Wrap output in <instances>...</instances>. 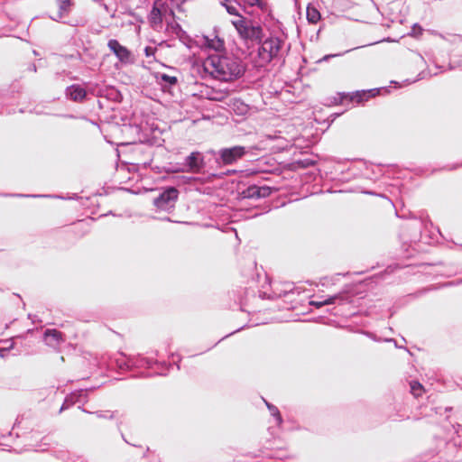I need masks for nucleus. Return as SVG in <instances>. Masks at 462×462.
<instances>
[{
    "mask_svg": "<svg viewBox=\"0 0 462 462\" xmlns=\"http://www.w3.org/2000/svg\"><path fill=\"white\" fill-rule=\"evenodd\" d=\"M107 413H108V412H99V413L97 414V416H98V417H100V418H106H106H109V419L114 418V413H111V414H109V415H108Z\"/></svg>",
    "mask_w": 462,
    "mask_h": 462,
    "instance_id": "obj_26",
    "label": "nucleus"
},
{
    "mask_svg": "<svg viewBox=\"0 0 462 462\" xmlns=\"http://www.w3.org/2000/svg\"><path fill=\"white\" fill-rule=\"evenodd\" d=\"M152 363L153 362L151 359H148L145 357H140L134 363V365L136 366H139V367H143V366L151 367Z\"/></svg>",
    "mask_w": 462,
    "mask_h": 462,
    "instance_id": "obj_20",
    "label": "nucleus"
},
{
    "mask_svg": "<svg viewBox=\"0 0 462 462\" xmlns=\"http://www.w3.org/2000/svg\"><path fill=\"white\" fill-rule=\"evenodd\" d=\"M319 17L320 14L315 8H308L307 18L309 22L315 23L319 21Z\"/></svg>",
    "mask_w": 462,
    "mask_h": 462,
    "instance_id": "obj_19",
    "label": "nucleus"
},
{
    "mask_svg": "<svg viewBox=\"0 0 462 462\" xmlns=\"http://www.w3.org/2000/svg\"><path fill=\"white\" fill-rule=\"evenodd\" d=\"M169 13H170L171 15H173V11L172 10H170Z\"/></svg>",
    "mask_w": 462,
    "mask_h": 462,
    "instance_id": "obj_32",
    "label": "nucleus"
},
{
    "mask_svg": "<svg viewBox=\"0 0 462 462\" xmlns=\"http://www.w3.org/2000/svg\"><path fill=\"white\" fill-rule=\"evenodd\" d=\"M8 352V348H0V356L4 357L5 356V353Z\"/></svg>",
    "mask_w": 462,
    "mask_h": 462,
    "instance_id": "obj_28",
    "label": "nucleus"
},
{
    "mask_svg": "<svg viewBox=\"0 0 462 462\" xmlns=\"http://www.w3.org/2000/svg\"><path fill=\"white\" fill-rule=\"evenodd\" d=\"M422 29L420 25L414 24L412 27L411 34L414 36L421 34Z\"/></svg>",
    "mask_w": 462,
    "mask_h": 462,
    "instance_id": "obj_25",
    "label": "nucleus"
},
{
    "mask_svg": "<svg viewBox=\"0 0 462 462\" xmlns=\"http://www.w3.org/2000/svg\"><path fill=\"white\" fill-rule=\"evenodd\" d=\"M66 95L74 101L80 102L86 97V90L79 85H72L66 89Z\"/></svg>",
    "mask_w": 462,
    "mask_h": 462,
    "instance_id": "obj_11",
    "label": "nucleus"
},
{
    "mask_svg": "<svg viewBox=\"0 0 462 462\" xmlns=\"http://www.w3.org/2000/svg\"><path fill=\"white\" fill-rule=\"evenodd\" d=\"M340 54H329V55H325L321 60L320 61H326V60H328L330 58H333V57H337V56H339Z\"/></svg>",
    "mask_w": 462,
    "mask_h": 462,
    "instance_id": "obj_27",
    "label": "nucleus"
},
{
    "mask_svg": "<svg viewBox=\"0 0 462 462\" xmlns=\"http://www.w3.org/2000/svg\"><path fill=\"white\" fill-rule=\"evenodd\" d=\"M107 46L122 63L128 64L134 61L131 51L121 45L117 40H109Z\"/></svg>",
    "mask_w": 462,
    "mask_h": 462,
    "instance_id": "obj_7",
    "label": "nucleus"
},
{
    "mask_svg": "<svg viewBox=\"0 0 462 462\" xmlns=\"http://www.w3.org/2000/svg\"><path fill=\"white\" fill-rule=\"evenodd\" d=\"M375 91H379L378 89H370V90H363L357 91L350 96L351 101H356V103H361L364 100H367L369 97L375 96Z\"/></svg>",
    "mask_w": 462,
    "mask_h": 462,
    "instance_id": "obj_13",
    "label": "nucleus"
},
{
    "mask_svg": "<svg viewBox=\"0 0 462 462\" xmlns=\"http://www.w3.org/2000/svg\"><path fill=\"white\" fill-rule=\"evenodd\" d=\"M232 23L239 35L245 40L259 41L263 37V28L257 23L238 16Z\"/></svg>",
    "mask_w": 462,
    "mask_h": 462,
    "instance_id": "obj_3",
    "label": "nucleus"
},
{
    "mask_svg": "<svg viewBox=\"0 0 462 462\" xmlns=\"http://www.w3.org/2000/svg\"><path fill=\"white\" fill-rule=\"evenodd\" d=\"M63 340L62 333L56 329H46L44 332V341L50 346L56 347Z\"/></svg>",
    "mask_w": 462,
    "mask_h": 462,
    "instance_id": "obj_9",
    "label": "nucleus"
},
{
    "mask_svg": "<svg viewBox=\"0 0 462 462\" xmlns=\"http://www.w3.org/2000/svg\"><path fill=\"white\" fill-rule=\"evenodd\" d=\"M83 394H85V392L83 390H80L79 392L73 393L69 396L66 397L65 402L60 408V411L68 408L69 405H72L75 402H79V398Z\"/></svg>",
    "mask_w": 462,
    "mask_h": 462,
    "instance_id": "obj_16",
    "label": "nucleus"
},
{
    "mask_svg": "<svg viewBox=\"0 0 462 462\" xmlns=\"http://www.w3.org/2000/svg\"><path fill=\"white\" fill-rule=\"evenodd\" d=\"M244 4L249 6H257L260 9H263L265 3L263 0H243Z\"/></svg>",
    "mask_w": 462,
    "mask_h": 462,
    "instance_id": "obj_21",
    "label": "nucleus"
},
{
    "mask_svg": "<svg viewBox=\"0 0 462 462\" xmlns=\"http://www.w3.org/2000/svg\"><path fill=\"white\" fill-rule=\"evenodd\" d=\"M200 44L202 46H205L208 49H212L215 51H220L221 49L224 48V42L217 36H215L212 39H210L208 36H204L200 40Z\"/></svg>",
    "mask_w": 462,
    "mask_h": 462,
    "instance_id": "obj_12",
    "label": "nucleus"
},
{
    "mask_svg": "<svg viewBox=\"0 0 462 462\" xmlns=\"http://www.w3.org/2000/svg\"><path fill=\"white\" fill-rule=\"evenodd\" d=\"M455 39H456V40H458V41H460V42L462 41V37H461V36H457V37H456Z\"/></svg>",
    "mask_w": 462,
    "mask_h": 462,
    "instance_id": "obj_31",
    "label": "nucleus"
},
{
    "mask_svg": "<svg viewBox=\"0 0 462 462\" xmlns=\"http://www.w3.org/2000/svg\"><path fill=\"white\" fill-rule=\"evenodd\" d=\"M411 393L415 396L419 397L422 394L424 389L423 386L416 381L411 382Z\"/></svg>",
    "mask_w": 462,
    "mask_h": 462,
    "instance_id": "obj_18",
    "label": "nucleus"
},
{
    "mask_svg": "<svg viewBox=\"0 0 462 462\" xmlns=\"http://www.w3.org/2000/svg\"><path fill=\"white\" fill-rule=\"evenodd\" d=\"M156 49L151 46L144 48V54L147 58L154 57Z\"/></svg>",
    "mask_w": 462,
    "mask_h": 462,
    "instance_id": "obj_24",
    "label": "nucleus"
},
{
    "mask_svg": "<svg viewBox=\"0 0 462 462\" xmlns=\"http://www.w3.org/2000/svg\"><path fill=\"white\" fill-rule=\"evenodd\" d=\"M204 72L211 78L230 82L241 78L245 71L244 62L236 56L227 53H215L202 61Z\"/></svg>",
    "mask_w": 462,
    "mask_h": 462,
    "instance_id": "obj_1",
    "label": "nucleus"
},
{
    "mask_svg": "<svg viewBox=\"0 0 462 462\" xmlns=\"http://www.w3.org/2000/svg\"><path fill=\"white\" fill-rule=\"evenodd\" d=\"M167 8L164 4L158 5L155 3L149 15V21L153 28L161 25L163 16L166 15Z\"/></svg>",
    "mask_w": 462,
    "mask_h": 462,
    "instance_id": "obj_8",
    "label": "nucleus"
},
{
    "mask_svg": "<svg viewBox=\"0 0 462 462\" xmlns=\"http://www.w3.org/2000/svg\"><path fill=\"white\" fill-rule=\"evenodd\" d=\"M270 413L272 416H273L275 418V422L278 426L282 425V418L280 414V411L278 410V408L271 403H269L268 402L264 401Z\"/></svg>",
    "mask_w": 462,
    "mask_h": 462,
    "instance_id": "obj_17",
    "label": "nucleus"
},
{
    "mask_svg": "<svg viewBox=\"0 0 462 462\" xmlns=\"http://www.w3.org/2000/svg\"><path fill=\"white\" fill-rule=\"evenodd\" d=\"M60 11L56 16H52L51 19L54 21H60L62 19L65 14H68L71 5L70 0H59Z\"/></svg>",
    "mask_w": 462,
    "mask_h": 462,
    "instance_id": "obj_15",
    "label": "nucleus"
},
{
    "mask_svg": "<svg viewBox=\"0 0 462 462\" xmlns=\"http://www.w3.org/2000/svg\"><path fill=\"white\" fill-rule=\"evenodd\" d=\"M457 433H460L462 430V425H458L457 429L456 430Z\"/></svg>",
    "mask_w": 462,
    "mask_h": 462,
    "instance_id": "obj_29",
    "label": "nucleus"
},
{
    "mask_svg": "<svg viewBox=\"0 0 462 462\" xmlns=\"http://www.w3.org/2000/svg\"><path fill=\"white\" fill-rule=\"evenodd\" d=\"M224 5L228 14L236 15V18H238V16H240L237 13V8L231 4V0H228V1L225 0Z\"/></svg>",
    "mask_w": 462,
    "mask_h": 462,
    "instance_id": "obj_22",
    "label": "nucleus"
},
{
    "mask_svg": "<svg viewBox=\"0 0 462 462\" xmlns=\"http://www.w3.org/2000/svg\"><path fill=\"white\" fill-rule=\"evenodd\" d=\"M205 166L204 157L199 152H193L185 158V162L174 167L173 172L199 173Z\"/></svg>",
    "mask_w": 462,
    "mask_h": 462,
    "instance_id": "obj_4",
    "label": "nucleus"
},
{
    "mask_svg": "<svg viewBox=\"0 0 462 462\" xmlns=\"http://www.w3.org/2000/svg\"><path fill=\"white\" fill-rule=\"evenodd\" d=\"M178 199L177 189L171 187L162 192L157 197L153 203L154 206L161 210H169L174 207L175 201Z\"/></svg>",
    "mask_w": 462,
    "mask_h": 462,
    "instance_id": "obj_5",
    "label": "nucleus"
},
{
    "mask_svg": "<svg viewBox=\"0 0 462 462\" xmlns=\"http://www.w3.org/2000/svg\"><path fill=\"white\" fill-rule=\"evenodd\" d=\"M150 451V448H146V451L145 453L143 454V457H146V454Z\"/></svg>",
    "mask_w": 462,
    "mask_h": 462,
    "instance_id": "obj_30",
    "label": "nucleus"
},
{
    "mask_svg": "<svg viewBox=\"0 0 462 462\" xmlns=\"http://www.w3.org/2000/svg\"><path fill=\"white\" fill-rule=\"evenodd\" d=\"M245 194L247 198H261L268 194V189L264 187L260 188L257 186H252L246 189Z\"/></svg>",
    "mask_w": 462,
    "mask_h": 462,
    "instance_id": "obj_14",
    "label": "nucleus"
},
{
    "mask_svg": "<svg viewBox=\"0 0 462 462\" xmlns=\"http://www.w3.org/2000/svg\"><path fill=\"white\" fill-rule=\"evenodd\" d=\"M160 79L162 81L166 82L169 85H175L177 83V79L174 76L161 74Z\"/></svg>",
    "mask_w": 462,
    "mask_h": 462,
    "instance_id": "obj_23",
    "label": "nucleus"
},
{
    "mask_svg": "<svg viewBox=\"0 0 462 462\" xmlns=\"http://www.w3.org/2000/svg\"><path fill=\"white\" fill-rule=\"evenodd\" d=\"M346 300V295L345 293H337V294H335L333 296H329L328 298H326L325 300H312L310 301V304L317 307V308H320V307H323L325 305H331V304H335V303H342L344 301Z\"/></svg>",
    "mask_w": 462,
    "mask_h": 462,
    "instance_id": "obj_10",
    "label": "nucleus"
},
{
    "mask_svg": "<svg viewBox=\"0 0 462 462\" xmlns=\"http://www.w3.org/2000/svg\"><path fill=\"white\" fill-rule=\"evenodd\" d=\"M283 38L272 36L264 40L258 49V65L263 67L273 60L282 59L284 55Z\"/></svg>",
    "mask_w": 462,
    "mask_h": 462,
    "instance_id": "obj_2",
    "label": "nucleus"
},
{
    "mask_svg": "<svg viewBox=\"0 0 462 462\" xmlns=\"http://www.w3.org/2000/svg\"><path fill=\"white\" fill-rule=\"evenodd\" d=\"M245 152L246 151L244 146H234L221 149L218 153L223 164L229 165L241 159Z\"/></svg>",
    "mask_w": 462,
    "mask_h": 462,
    "instance_id": "obj_6",
    "label": "nucleus"
}]
</instances>
